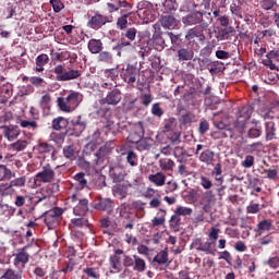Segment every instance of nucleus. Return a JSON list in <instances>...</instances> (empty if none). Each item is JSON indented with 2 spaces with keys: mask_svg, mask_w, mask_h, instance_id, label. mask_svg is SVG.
<instances>
[{
  "mask_svg": "<svg viewBox=\"0 0 279 279\" xmlns=\"http://www.w3.org/2000/svg\"><path fill=\"white\" fill-rule=\"evenodd\" d=\"M198 159L201 162H204V165H207V167H210L213 166V162H215V151L211 149H205L201 153Z\"/></svg>",
  "mask_w": 279,
  "mask_h": 279,
  "instance_id": "393cba45",
  "label": "nucleus"
},
{
  "mask_svg": "<svg viewBox=\"0 0 279 279\" xmlns=\"http://www.w3.org/2000/svg\"><path fill=\"white\" fill-rule=\"evenodd\" d=\"M37 151H39L40 154H56V148L48 144V143H40L38 146H37Z\"/></svg>",
  "mask_w": 279,
  "mask_h": 279,
  "instance_id": "a19ab883",
  "label": "nucleus"
},
{
  "mask_svg": "<svg viewBox=\"0 0 279 279\" xmlns=\"http://www.w3.org/2000/svg\"><path fill=\"white\" fill-rule=\"evenodd\" d=\"M136 34H138V31L135 27H131L124 33V36L132 43L136 40Z\"/></svg>",
  "mask_w": 279,
  "mask_h": 279,
  "instance_id": "69168bd1",
  "label": "nucleus"
},
{
  "mask_svg": "<svg viewBox=\"0 0 279 279\" xmlns=\"http://www.w3.org/2000/svg\"><path fill=\"white\" fill-rule=\"evenodd\" d=\"M173 130H175V118H170L165 121L163 132L168 134V138H170L171 143H175V131Z\"/></svg>",
  "mask_w": 279,
  "mask_h": 279,
  "instance_id": "aec40b11",
  "label": "nucleus"
},
{
  "mask_svg": "<svg viewBox=\"0 0 279 279\" xmlns=\"http://www.w3.org/2000/svg\"><path fill=\"white\" fill-rule=\"evenodd\" d=\"M114 17L112 15H104L99 11L95 12L87 22V27L89 29H95V32L101 29V27L108 25V23H112Z\"/></svg>",
  "mask_w": 279,
  "mask_h": 279,
  "instance_id": "20e7f679",
  "label": "nucleus"
},
{
  "mask_svg": "<svg viewBox=\"0 0 279 279\" xmlns=\"http://www.w3.org/2000/svg\"><path fill=\"white\" fill-rule=\"evenodd\" d=\"M25 182H27V179L25 177H19L16 179H13L9 182V184L14 189V186L21 189L25 186Z\"/></svg>",
  "mask_w": 279,
  "mask_h": 279,
  "instance_id": "6e6d98bb",
  "label": "nucleus"
},
{
  "mask_svg": "<svg viewBox=\"0 0 279 279\" xmlns=\"http://www.w3.org/2000/svg\"><path fill=\"white\" fill-rule=\"evenodd\" d=\"M71 223L73 228H88V226H90L86 218H73Z\"/></svg>",
  "mask_w": 279,
  "mask_h": 279,
  "instance_id": "c03bdc74",
  "label": "nucleus"
},
{
  "mask_svg": "<svg viewBox=\"0 0 279 279\" xmlns=\"http://www.w3.org/2000/svg\"><path fill=\"white\" fill-rule=\"evenodd\" d=\"M206 29H208V23L206 22L190 28L185 35V40H193L194 38H198V40H206V35H204Z\"/></svg>",
  "mask_w": 279,
  "mask_h": 279,
  "instance_id": "9b49d317",
  "label": "nucleus"
},
{
  "mask_svg": "<svg viewBox=\"0 0 279 279\" xmlns=\"http://www.w3.org/2000/svg\"><path fill=\"white\" fill-rule=\"evenodd\" d=\"M0 95H3L8 99V97H12V84L3 83L2 87H0Z\"/></svg>",
  "mask_w": 279,
  "mask_h": 279,
  "instance_id": "603ef678",
  "label": "nucleus"
},
{
  "mask_svg": "<svg viewBox=\"0 0 279 279\" xmlns=\"http://www.w3.org/2000/svg\"><path fill=\"white\" fill-rule=\"evenodd\" d=\"M149 182H153L156 186H165L167 177L162 172H157L148 177Z\"/></svg>",
  "mask_w": 279,
  "mask_h": 279,
  "instance_id": "473e14b6",
  "label": "nucleus"
},
{
  "mask_svg": "<svg viewBox=\"0 0 279 279\" xmlns=\"http://www.w3.org/2000/svg\"><path fill=\"white\" fill-rule=\"evenodd\" d=\"M50 4L52 5L53 12H56V14L64 10V3H62L60 0H50Z\"/></svg>",
  "mask_w": 279,
  "mask_h": 279,
  "instance_id": "0e129e2a",
  "label": "nucleus"
},
{
  "mask_svg": "<svg viewBox=\"0 0 279 279\" xmlns=\"http://www.w3.org/2000/svg\"><path fill=\"white\" fill-rule=\"evenodd\" d=\"M27 145L28 143L26 140H19L12 144V149H14V151H23L27 148Z\"/></svg>",
  "mask_w": 279,
  "mask_h": 279,
  "instance_id": "8fccbe9b",
  "label": "nucleus"
},
{
  "mask_svg": "<svg viewBox=\"0 0 279 279\" xmlns=\"http://www.w3.org/2000/svg\"><path fill=\"white\" fill-rule=\"evenodd\" d=\"M109 175L113 182H123V180H125V173H123V169L119 167L111 168Z\"/></svg>",
  "mask_w": 279,
  "mask_h": 279,
  "instance_id": "c85d7f7f",
  "label": "nucleus"
},
{
  "mask_svg": "<svg viewBox=\"0 0 279 279\" xmlns=\"http://www.w3.org/2000/svg\"><path fill=\"white\" fill-rule=\"evenodd\" d=\"M248 138H258L263 134V128L256 126L248 130Z\"/></svg>",
  "mask_w": 279,
  "mask_h": 279,
  "instance_id": "e2e57ef3",
  "label": "nucleus"
},
{
  "mask_svg": "<svg viewBox=\"0 0 279 279\" xmlns=\"http://www.w3.org/2000/svg\"><path fill=\"white\" fill-rule=\"evenodd\" d=\"M62 215H64V209L62 207H53L43 215L44 222L48 230H53V228H58L60 226V218Z\"/></svg>",
  "mask_w": 279,
  "mask_h": 279,
  "instance_id": "7ed1b4c3",
  "label": "nucleus"
},
{
  "mask_svg": "<svg viewBox=\"0 0 279 279\" xmlns=\"http://www.w3.org/2000/svg\"><path fill=\"white\" fill-rule=\"evenodd\" d=\"M151 40L156 49H158V47L165 49V47H169V45H171L170 49H173V44L175 43V35L173 34V32H167L163 34L162 38L160 35L154 34Z\"/></svg>",
  "mask_w": 279,
  "mask_h": 279,
  "instance_id": "0eeeda50",
  "label": "nucleus"
},
{
  "mask_svg": "<svg viewBox=\"0 0 279 279\" xmlns=\"http://www.w3.org/2000/svg\"><path fill=\"white\" fill-rule=\"evenodd\" d=\"M19 124L25 130H36L38 128L37 121L20 120Z\"/></svg>",
  "mask_w": 279,
  "mask_h": 279,
  "instance_id": "3c124183",
  "label": "nucleus"
},
{
  "mask_svg": "<svg viewBox=\"0 0 279 279\" xmlns=\"http://www.w3.org/2000/svg\"><path fill=\"white\" fill-rule=\"evenodd\" d=\"M126 8H134V4L128 2V0H117L116 4L112 2L107 3V10L109 14H114V12H119V10H125Z\"/></svg>",
  "mask_w": 279,
  "mask_h": 279,
  "instance_id": "dca6fc26",
  "label": "nucleus"
},
{
  "mask_svg": "<svg viewBox=\"0 0 279 279\" xmlns=\"http://www.w3.org/2000/svg\"><path fill=\"white\" fill-rule=\"evenodd\" d=\"M134 8H126V9H121L119 12V16L117 19L116 25L117 29H120L123 32V29H128L130 22L128 21L129 19H132V16H135L136 13L132 11Z\"/></svg>",
  "mask_w": 279,
  "mask_h": 279,
  "instance_id": "9d476101",
  "label": "nucleus"
},
{
  "mask_svg": "<svg viewBox=\"0 0 279 279\" xmlns=\"http://www.w3.org/2000/svg\"><path fill=\"white\" fill-rule=\"evenodd\" d=\"M63 156L64 158H68V160H73L75 158V149L73 146H64Z\"/></svg>",
  "mask_w": 279,
  "mask_h": 279,
  "instance_id": "680f3d73",
  "label": "nucleus"
},
{
  "mask_svg": "<svg viewBox=\"0 0 279 279\" xmlns=\"http://www.w3.org/2000/svg\"><path fill=\"white\" fill-rule=\"evenodd\" d=\"M141 138H142V135L138 132L132 131L128 136V142L133 145H138V143L141 142Z\"/></svg>",
  "mask_w": 279,
  "mask_h": 279,
  "instance_id": "4d7b16f0",
  "label": "nucleus"
},
{
  "mask_svg": "<svg viewBox=\"0 0 279 279\" xmlns=\"http://www.w3.org/2000/svg\"><path fill=\"white\" fill-rule=\"evenodd\" d=\"M132 185L130 184H117L113 186V195L114 197H119V199H125L128 197V191Z\"/></svg>",
  "mask_w": 279,
  "mask_h": 279,
  "instance_id": "b1692460",
  "label": "nucleus"
},
{
  "mask_svg": "<svg viewBox=\"0 0 279 279\" xmlns=\"http://www.w3.org/2000/svg\"><path fill=\"white\" fill-rule=\"evenodd\" d=\"M109 263L111 269H114L117 272L121 271L123 269V250L117 248L114 255L110 257Z\"/></svg>",
  "mask_w": 279,
  "mask_h": 279,
  "instance_id": "2eb2a0df",
  "label": "nucleus"
},
{
  "mask_svg": "<svg viewBox=\"0 0 279 279\" xmlns=\"http://www.w3.org/2000/svg\"><path fill=\"white\" fill-rule=\"evenodd\" d=\"M16 194V190L10 183H1L0 184V197L3 202L5 197H12V195Z\"/></svg>",
  "mask_w": 279,
  "mask_h": 279,
  "instance_id": "a878e982",
  "label": "nucleus"
},
{
  "mask_svg": "<svg viewBox=\"0 0 279 279\" xmlns=\"http://www.w3.org/2000/svg\"><path fill=\"white\" fill-rule=\"evenodd\" d=\"M136 9H137V14H141V12H143V14H145V12H147V10L151 9V2H149L147 0H142L137 3Z\"/></svg>",
  "mask_w": 279,
  "mask_h": 279,
  "instance_id": "49530a36",
  "label": "nucleus"
},
{
  "mask_svg": "<svg viewBox=\"0 0 279 279\" xmlns=\"http://www.w3.org/2000/svg\"><path fill=\"white\" fill-rule=\"evenodd\" d=\"M203 204H213L215 203L216 198H215V193L210 190H207L204 194H203Z\"/></svg>",
  "mask_w": 279,
  "mask_h": 279,
  "instance_id": "864d4df0",
  "label": "nucleus"
},
{
  "mask_svg": "<svg viewBox=\"0 0 279 279\" xmlns=\"http://www.w3.org/2000/svg\"><path fill=\"white\" fill-rule=\"evenodd\" d=\"M213 245L215 242H202V239L197 238L193 241L192 246L197 250V252H205L206 254H213Z\"/></svg>",
  "mask_w": 279,
  "mask_h": 279,
  "instance_id": "f3484780",
  "label": "nucleus"
},
{
  "mask_svg": "<svg viewBox=\"0 0 279 279\" xmlns=\"http://www.w3.org/2000/svg\"><path fill=\"white\" fill-rule=\"evenodd\" d=\"M87 47L90 53H101V51H104V43H101V39H90Z\"/></svg>",
  "mask_w": 279,
  "mask_h": 279,
  "instance_id": "c756f323",
  "label": "nucleus"
},
{
  "mask_svg": "<svg viewBox=\"0 0 279 279\" xmlns=\"http://www.w3.org/2000/svg\"><path fill=\"white\" fill-rule=\"evenodd\" d=\"M193 215V209L184 206H178L175 209V221H180L178 217H191Z\"/></svg>",
  "mask_w": 279,
  "mask_h": 279,
  "instance_id": "c9c22d12",
  "label": "nucleus"
},
{
  "mask_svg": "<svg viewBox=\"0 0 279 279\" xmlns=\"http://www.w3.org/2000/svg\"><path fill=\"white\" fill-rule=\"evenodd\" d=\"M16 178V173L12 169L8 168L5 165H0V182H5V180H12Z\"/></svg>",
  "mask_w": 279,
  "mask_h": 279,
  "instance_id": "bb28decb",
  "label": "nucleus"
},
{
  "mask_svg": "<svg viewBox=\"0 0 279 279\" xmlns=\"http://www.w3.org/2000/svg\"><path fill=\"white\" fill-rule=\"evenodd\" d=\"M182 23L185 26L202 25L204 23V13L196 11L182 17Z\"/></svg>",
  "mask_w": 279,
  "mask_h": 279,
  "instance_id": "4468645a",
  "label": "nucleus"
},
{
  "mask_svg": "<svg viewBox=\"0 0 279 279\" xmlns=\"http://www.w3.org/2000/svg\"><path fill=\"white\" fill-rule=\"evenodd\" d=\"M265 265L270 267V269H278V267H279V257L274 256V257L268 258V260L265 262Z\"/></svg>",
  "mask_w": 279,
  "mask_h": 279,
  "instance_id": "338daca9",
  "label": "nucleus"
},
{
  "mask_svg": "<svg viewBox=\"0 0 279 279\" xmlns=\"http://www.w3.org/2000/svg\"><path fill=\"white\" fill-rule=\"evenodd\" d=\"M56 178V171L51 167V163H46L41 167V171L35 175V182H43L44 184H49L53 182Z\"/></svg>",
  "mask_w": 279,
  "mask_h": 279,
  "instance_id": "1a4fd4ad",
  "label": "nucleus"
},
{
  "mask_svg": "<svg viewBox=\"0 0 279 279\" xmlns=\"http://www.w3.org/2000/svg\"><path fill=\"white\" fill-rule=\"evenodd\" d=\"M134 264L133 269L134 271H138L140 274H143L145 269H147V264L145 263V259L141 258L138 255H133Z\"/></svg>",
  "mask_w": 279,
  "mask_h": 279,
  "instance_id": "72a5a7b5",
  "label": "nucleus"
},
{
  "mask_svg": "<svg viewBox=\"0 0 279 279\" xmlns=\"http://www.w3.org/2000/svg\"><path fill=\"white\" fill-rule=\"evenodd\" d=\"M2 133L4 138H8V141H14V138H17L19 135L21 134V130L19 129V126H14V125H4L1 126Z\"/></svg>",
  "mask_w": 279,
  "mask_h": 279,
  "instance_id": "6ab92c4d",
  "label": "nucleus"
},
{
  "mask_svg": "<svg viewBox=\"0 0 279 279\" xmlns=\"http://www.w3.org/2000/svg\"><path fill=\"white\" fill-rule=\"evenodd\" d=\"M167 263H169V253L167 251H160L153 259L155 267L156 265H167Z\"/></svg>",
  "mask_w": 279,
  "mask_h": 279,
  "instance_id": "2f4dec72",
  "label": "nucleus"
},
{
  "mask_svg": "<svg viewBox=\"0 0 279 279\" xmlns=\"http://www.w3.org/2000/svg\"><path fill=\"white\" fill-rule=\"evenodd\" d=\"M29 263V253L25 251V248H22L19 253L15 254L14 258V265L19 267V265H22V267H25Z\"/></svg>",
  "mask_w": 279,
  "mask_h": 279,
  "instance_id": "5701e85b",
  "label": "nucleus"
},
{
  "mask_svg": "<svg viewBox=\"0 0 279 279\" xmlns=\"http://www.w3.org/2000/svg\"><path fill=\"white\" fill-rule=\"evenodd\" d=\"M84 130H86V122L82 121V117H78L77 121L72 122V134L74 136H80Z\"/></svg>",
  "mask_w": 279,
  "mask_h": 279,
  "instance_id": "7c9ffc66",
  "label": "nucleus"
},
{
  "mask_svg": "<svg viewBox=\"0 0 279 279\" xmlns=\"http://www.w3.org/2000/svg\"><path fill=\"white\" fill-rule=\"evenodd\" d=\"M126 160L129 165H131V167H136L138 162V157L136 156V153H134L133 150H130L126 153Z\"/></svg>",
  "mask_w": 279,
  "mask_h": 279,
  "instance_id": "bf43d9fd",
  "label": "nucleus"
},
{
  "mask_svg": "<svg viewBox=\"0 0 279 279\" xmlns=\"http://www.w3.org/2000/svg\"><path fill=\"white\" fill-rule=\"evenodd\" d=\"M1 279H23L22 272H15L14 269H7Z\"/></svg>",
  "mask_w": 279,
  "mask_h": 279,
  "instance_id": "a18cd8bd",
  "label": "nucleus"
},
{
  "mask_svg": "<svg viewBox=\"0 0 279 279\" xmlns=\"http://www.w3.org/2000/svg\"><path fill=\"white\" fill-rule=\"evenodd\" d=\"M121 101V92L119 89L111 90L106 98H102L100 100V104L108 106H117Z\"/></svg>",
  "mask_w": 279,
  "mask_h": 279,
  "instance_id": "a211bd4d",
  "label": "nucleus"
},
{
  "mask_svg": "<svg viewBox=\"0 0 279 279\" xmlns=\"http://www.w3.org/2000/svg\"><path fill=\"white\" fill-rule=\"evenodd\" d=\"M112 149H114V142H107L96 153L89 155L90 159L84 158L81 162V167H83V169H93L96 173L97 171H101L106 168V165H108Z\"/></svg>",
  "mask_w": 279,
  "mask_h": 279,
  "instance_id": "f03ea898",
  "label": "nucleus"
},
{
  "mask_svg": "<svg viewBox=\"0 0 279 279\" xmlns=\"http://www.w3.org/2000/svg\"><path fill=\"white\" fill-rule=\"evenodd\" d=\"M161 25L165 29H175V17L171 15L162 17Z\"/></svg>",
  "mask_w": 279,
  "mask_h": 279,
  "instance_id": "ea45409f",
  "label": "nucleus"
},
{
  "mask_svg": "<svg viewBox=\"0 0 279 279\" xmlns=\"http://www.w3.org/2000/svg\"><path fill=\"white\" fill-rule=\"evenodd\" d=\"M121 77L130 88H135L134 84H136V81L141 77V68L134 64H128L126 69L122 70Z\"/></svg>",
  "mask_w": 279,
  "mask_h": 279,
  "instance_id": "423d86ee",
  "label": "nucleus"
},
{
  "mask_svg": "<svg viewBox=\"0 0 279 279\" xmlns=\"http://www.w3.org/2000/svg\"><path fill=\"white\" fill-rule=\"evenodd\" d=\"M74 180L77 186H80L81 189H86L88 187V180H90V174L78 172L74 175Z\"/></svg>",
  "mask_w": 279,
  "mask_h": 279,
  "instance_id": "cd10ccee",
  "label": "nucleus"
},
{
  "mask_svg": "<svg viewBox=\"0 0 279 279\" xmlns=\"http://www.w3.org/2000/svg\"><path fill=\"white\" fill-rule=\"evenodd\" d=\"M274 228V222L271 219H265L257 223V232L263 234V232H269Z\"/></svg>",
  "mask_w": 279,
  "mask_h": 279,
  "instance_id": "f704fd0d",
  "label": "nucleus"
},
{
  "mask_svg": "<svg viewBox=\"0 0 279 279\" xmlns=\"http://www.w3.org/2000/svg\"><path fill=\"white\" fill-rule=\"evenodd\" d=\"M33 275L35 276V279H45L47 276V269L37 266L33 269Z\"/></svg>",
  "mask_w": 279,
  "mask_h": 279,
  "instance_id": "13d9d810",
  "label": "nucleus"
},
{
  "mask_svg": "<svg viewBox=\"0 0 279 279\" xmlns=\"http://www.w3.org/2000/svg\"><path fill=\"white\" fill-rule=\"evenodd\" d=\"M151 143H154V141L149 137L141 138L140 142H137L138 151H147L151 149Z\"/></svg>",
  "mask_w": 279,
  "mask_h": 279,
  "instance_id": "4c0bfd02",
  "label": "nucleus"
},
{
  "mask_svg": "<svg viewBox=\"0 0 279 279\" xmlns=\"http://www.w3.org/2000/svg\"><path fill=\"white\" fill-rule=\"evenodd\" d=\"M84 101V95L80 92H68L66 97H59L57 99L58 106H80Z\"/></svg>",
  "mask_w": 279,
  "mask_h": 279,
  "instance_id": "6e6552de",
  "label": "nucleus"
},
{
  "mask_svg": "<svg viewBox=\"0 0 279 279\" xmlns=\"http://www.w3.org/2000/svg\"><path fill=\"white\" fill-rule=\"evenodd\" d=\"M122 265L123 267H134V257L122 254Z\"/></svg>",
  "mask_w": 279,
  "mask_h": 279,
  "instance_id": "774afa93",
  "label": "nucleus"
},
{
  "mask_svg": "<svg viewBox=\"0 0 279 279\" xmlns=\"http://www.w3.org/2000/svg\"><path fill=\"white\" fill-rule=\"evenodd\" d=\"M84 274L88 277V278H93V279H99L101 278V275L99 274V268H92V267H87L84 270Z\"/></svg>",
  "mask_w": 279,
  "mask_h": 279,
  "instance_id": "09e8293b",
  "label": "nucleus"
},
{
  "mask_svg": "<svg viewBox=\"0 0 279 279\" xmlns=\"http://www.w3.org/2000/svg\"><path fill=\"white\" fill-rule=\"evenodd\" d=\"M53 73L57 75V82H71V80H77L82 75L80 70L70 69L66 71L64 69V64L56 65L53 69Z\"/></svg>",
  "mask_w": 279,
  "mask_h": 279,
  "instance_id": "39448f33",
  "label": "nucleus"
},
{
  "mask_svg": "<svg viewBox=\"0 0 279 279\" xmlns=\"http://www.w3.org/2000/svg\"><path fill=\"white\" fill-rule=\"evenodd\" d=\"M35 73H43V71H45V66H47V64H49V54L47 53H41L39 56L36 57L35 59Z\"/></svg>",
  "mask_w": 279,
  "mask_h": 279,
  "instance_id": "412c9836",
  "label": "nucleus"
},
{
  "mask_svg": "<svg viewBox=\"0 0 279 279\" xmlns=\"http://www.w3.org/2000/svg\"><path fill=\"white\" fill-rule=\"evenodd\" d=\"M97 60L98 62L110 64V62H112V54L108 51H102L98 54Z\"/></svg>",
  "mask_w": 279,
  "mask_h": 279,
  "instance_id": "5fc2aeb1",
  "label": "nucleus"
},
{
  "mask_svg": "<svg viewBox=\"0 0 279 279\" xmlns=\"http://www.w3.org/2000/svg\"><path fill=\"white\" fill-rule=\"evenodd\" d=\"M157 215L158 217L153 219L154 228H158V226H165V215H167V211L165 209H160Z\"/></svg>",
  "mask_w": 279,
  "mask_h": 279,
  "instance_id": "79ce46f5",
  "label": "nucleus"
},
{
  "mask_svg": "<svg viewBox=\"0 0 279 279\" xmlns=\"http://www.w3.org/2000/svg\"><path fill=\"white\" fill-rule=\"evenodd\" d=\"M73 213L76 217H84L88 213V199L80 198L78 204L73 208Z\"/></svg>",
  "mask_w": 279,
  "mask_h": 279,
  "instance_id": "4be33fe9",
  "label": "nucleus"
},
{
  "mask_svg": "<svg viewBox=\"0 0 279 279\" xmlns=\"http://www.w3.org/2000/svg\"><path fill=\"white\" fill-rule=\"evenodd\" d=\"M254 112L253 106H241L238 108V120L233 121L232 118L225 116V118L219 119L220 113L214 114V125L218 130H225L221 133L222 138H233L236 141L239 136H243L245 130V124L248 119H252V113ZM233 121V124H231Z\"/></svg>",
  "mask_w": 279,
  "mask_h": 279,
  "instance_id": "f257e3e1",
  "label": "nucleus"
},
{
  "mask_svg": "<svg viewBox=\"0 0 279 279\" xmlns=\"http://www.w3.org/2000/svg\"><path fill=\"white\" fill-rule=\"evenodd\" d=\"M179 121L181 125H191V123L195 122V114L187 112L183 114Z\"/></svg>",
  "mask_w": 279,
  "mask_h": 279,
  "instance_id": "de8ad7c7",
  "label": "nucleus"
},
{
  "mask_svg": "<svg viewBox=\"0 0 279 279\" xmlns=\"http://www.w3.org/2000/svg\"><path fill=\"white\" fill-rule=\"evenodd\" d=\"M195 53L191 49L182 48L178 51L179 60L189 61L193 60Z\"/></svg>",
  "mask_w": 279,
  "mask_h": 279,
  "instance_id": "58836bf2",
  "label": "nucleus"
},
{
  "mask_svg": "<svg viewBox=\"0 0 279 279\" xmlns=\"http://www.w3.org/2000/svg\"><path fill=\"white\" fill-rule=\"evenodd\" d=\"M66 119L58 117L57 119L52 120V129L57 131L64 130V128H66Z\"/></svg>",
  "mask_w": 279,
  "mask_h": 279,
  "instance_id": "37998d69",
  "label": "nucleus"
},
{
  "mask_svg": "<svg viewBox=\"0 0 279 279\" xmlns=\"http://www.w3.org/2000/svg\"><path fill=\"white\" fill-rule=\"evenodd\" d=\"M266 141H274L276 138V124L271 121L265 123Z\"/></svg>",
  "mask_w": 279,
  "mask_h": 279,
  "instance_id": "e433bc0d",
  "label": "nucleus"
},
{
  "mask_svg": "<svg viewBox=\"0 0 279 279\" xmlns=\"http://www.w3.org/2000/svg\"><path fill=\"white\" fill-rule=\"evenodd\" d=\"M94 208L95 210H102L110 214L114 208V203L110 198L98 196L94 201Z\"/></svg>",
  "mask_w": 279,
  "mask_h": 279,
  "instance_id": "f8f14e48",
  "label": "nucleus"
},
{
  "mask_svg": "<svg viewBox=\"0 0 279 279\" xmlns=\"http://www.w3.org/2000/svg\"><path fill=\"white\" fill-rule=\"evenodd\" d=\"M138 99H140V102L142 104V106H149V104H151V101H154V97H151L150 93L141 94Z\"/></svg>",
  "mask_w": 279,
  "mask_h": 279,
  "instance_id": "052dcab7",
  "label": "nucleus"
},
{
  "mask_svg": "<svg viewBox=\"0 0 279 279\" xmlns=\"http://www.w3.org/2000/svg\"><path fill=\"white\" fill-rule=\"evenodd\" d=\"M175 154H179V156H177L178 162L182 163L181 166H179V173L186 178V175L191 174V172H189V170L186 169V166H184V162L189 160V154H186V150H184V148L180 147L175 148Z\"/></svg>",
  "mask_w": 279,
  "mask_h": 279,
  "instance_id": "ddd939ff",
  "label": "nucleus"
}]
</instances>
